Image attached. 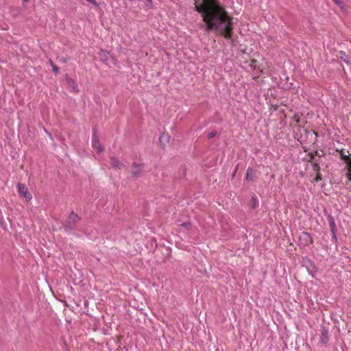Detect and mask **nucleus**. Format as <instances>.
<instances>
[{
    "label": "nucleus",
    "mask_w": 351,
    "mask_h": 351,
    "mask_svg": "<svg viewBox=\"0 0 351 351\" xmlns=\"http://www.w3.org/2000/svg\"><path fill=\"white\" fill-rule=\"evenodd\" d=\"M317 154V151L315 152L314 153L311 152L310 154H308V156H309V158H310L309 162H313V160L314 159V157Z\"/></svg>",
    "instance_id": "nucleus-18"
},
{
    "label": "nucleus",
    "mask_w": 351,
    "mask_h": 351,
    "mask_svg": "<svg viewBox=\"0 0 351 351\" xmlns=\"http://www.w3.org/2000/svg\"><path fill=\"white\" fill-rule=\"evenodd\" d=\"M256 172L252 168H248L247 169L245 179L248 181H254L256 178Z\"/></svg>",
    "instance_id": "nucleus-9"
},
{
    "label": "nucleus",
    "mask_w": 351,
    "mask_h": 351,
    "mask_svg": "<svg viewBox=\"0 0 351 351\" xmlns=\"http://www.w3.org/2000/svg\"><path fill=\"white\" fill-rule=\"evenodd\" d=\"M80 220L79 216L75 214V213L72 212L69 217V222L70 223L75 224L76 222H77Z\"/></svg>",
    "instance_id": "nucleus-10"
},
{
    "label": "nucleus",
    "mask_w": 351,
    "mask_h": 351,
    "mask_svg": "<svg viewBox=\"0 0 351 351\" xmlns=\"http://www.w3.org/2000/svg\"><path fill=\"white\" fill-rule=\"evenodd\" d=\"M88 2H90L91 3H93V5H97V2L95 1V0H86Z\"/></svg>",
    "instance_id": "nucleus-26"
},
{
    "label": "nucleus",
    "mask_w": 351,
    "mask_h": 351,
    "mask_svg": "<svg viewBox=\"0 0 351 351\" xmlns=\"http://www.w3.org/2000/svg\"><path fill=\"white\" fill-rule=\"evenodd\" d=\"M339 58L343 60L345 62H346L347 64L349 63V61L348 60V56L346 54V53L343 51H341L339 52Z\"/></svg>",
    "instance_id": "nucleus-13"
},
{
    "label": "nucleus",
    "mask_w": 351,
    "mask_h": 351,
    "mask_svg": "<svg viewBox=\"0 0 351 351\" xmlns=\"http://www.w3.org/2000/svg\"><path fill=\"white\" fill-rule=\"evenodd\" d=\"M99 56L101 60H106L108 58L109 54L107 51L101 49L99 51Z\"/></svg>",
    "instance_id": "nucleus-12"
},
{
    "label": "nucleus",
    "mask_w": 351,
    "mask_h": 351,
    "mask_svg": "<svg viewBox=\"0 0 351 351\" xmlns=\"http://www.w3.org/2000/svg\"><path fill=\"white\" fill-rule=\"evenodd\" d=\"M170 136L167 134H162L159 137V144L162 148H165V145L169 143Z\"/></svg>",
    "instance_id": "nucleus-8"
},
{
    "label": "nucleus",
    "mask_w": 351,
    "mask_h": 351,
    "mask_svg": "<svg viewBox=\"0 0 351 351\" xmlns=\"http://www.w3.org/2000/svg\"><path fill=\"white\" fill-rule=\"evenodd\" d=\"M23 1H25V2H27V1H29V0H23Z\"/></svg>",
    "instance_id": "nucleus-30"
},
{
    "label": "nucleus",
    "mask_w": 351,
    "mask_h": 351,
    "mask_svg": "<svg viewBox=\"0 0 351 351\" xmlns=\"http://www.w3.org/2000/svg\"><path fill=\"white\" fill-rule=\"evenodd\" d=\"M147 1L149 2V5L152 4V0H147Z\"/></svg>",
    "instance_id": "nucleus-29"
},
{
    "label": "nucleus",
    "mask_w": 351,
    "mask_h": 351,
    "mask_svg": "<svg viewBox=\"0 0 351 351\" xmlns=\"http://www.w3.org/2000/svg\"><path fill=\"white\" fill-rule=\"evenodd\" d=\"M52 69L55 73H58L59 72V68L57 66H56L55 64L53 65Z\"/></svg>",
    "instance_id": "nucleus-24"
},
{
    "label": "nucleus",
    "mask_w": 351,
    "mask_h": 351,
    "mask_svg": "<svg viewBox=\"0 0 351 351\" xmlns=\"http://www.w3.org/2000/svg\"><path fill=\"white\" fill-rule=\"evenodd\" d=\"M92 145L93 147L97 151V152L101 153L104 150V147L100 144L98 136L95 134H93L92 139Z\"/></svg>",
    "instance_id": "nucleus-4"
},
{
    "label": "nucleus",
    "mask_w": 351,
    "mask_h": 351,
    "mask_svg": "<svg viewBox=\"0 0 351 351\" xmlns=\"http://www.w3.org/2000/svg\"><path fill=\"white\" fill-rule=\"evenodd\" d=\"M61 61L62 62H66V58H62V59H61Z\"/></svg>",
    "instance_id": "nucleus-27"
},
{
    "label": "nucleus",
    "mask_w": 351,
    "mask_h": 351,
    "mask_svg": "<svg viewBox=\"0 0 351 351\" xmlns=\"http://www.w3.org/2000/svg\"><path fill=\"white\" fill-rule=\"evenodd\" d=\"M252 201L253 202L252 208H256L258 206V202L256 197H253L252 199Z\"/></svg>",
    "instance_id": "nucleus-17"
},
{
    "label": "nucleus",
    "mask_w": 351,
    "mask_h": 351,
    "mask_svg": "<svg viewBox=\"0 0 351 351\" xmlns=\"http://www.w3.org/2000/svg\"><path fill=\"white\" fill-rule=\"evenodd\" d=\"M332 1L335 3V4H337L340 8H343V3L341 0H332Z\"/></svg>",
    "instance_id": "nucleus-21"
},
{
    "label": "nucleus",
    "mask_w": 351,
    "mask_h": 351,
    "mask_svg": "<svg viewBox=\"0 0 351 351\" xmlns=\"http://www.w3.org/2000/svg\"><path fill=\"white\" fill-rule=\"evenodd\" d=\"M330 227H331V230H332V232H334V229H335V223H334L333 221H332V222L330 223ZM333 237H334L335 239H336V237H335V233H333Z\"/></svg>",
    "instance_id": "nucleus-23"
},
{
    "label": "nucleus",
    "mask_w": 351,
    "mask_h": 351,
    "mask_svg": "<svg viewBox=\"0 0 351 351\" xmlns=\"http://www.w3.org/2000/svg\"><path fill=\"white\" fill-rule=\"evenodd\" d=\"M300 241L305 245H308L313 242L310 234L306 232H304L301 234L300 236Z\"/></svg>",
    "instance_id": "nucleus-5"
},
{
    "label": "nucleus",
    "mask_w": 351,
    "mask_h": 351,
    "mask_svg": "<svg viewBox=\"0 0 351 351\" xmlns=\"http://www.w3.org/2000/svg\"><path fill=\"white\" fill-rule=\"evenodd\" d=\"M49 63H50V65H51V66H53V65H54L53 62L51 60L49 61Z\"/></svg>",
    "instance_id": "nucleus-28"
},
{
    "label": "nucleus",
    "mask_w": 351,
    "mask_h": 351,
    "mask_svg": "<svg viewBox=\"0 0 351 351\" xmlns=\"http://www.w3.org/2000/svg\"><path fill=\"white\" fill-rule=\"evenodd\" d=\"M180 226H181V227H183V228H186V230H189L191 228V222H185V223H182Z\"/></svg>",
    "instance_id": "nucleus-16"
},
{
    "label": "nucleus",
    "mask_w": 351,
    "mask_h": 351,
    "mask_svg": "<svg viewBox=\"0 0 351 351\" xmlns=\"http://www.w3.org/2000/svg\"><path fill=\"white\" fill-rule=\"evenodd\" d=\"M292 119L297 123H298L300 122V116L298 114H295L293 117H292Z\"/></svg>",
    "instance_id": "nucleus-19"
},
{
    "label": "nucleus",
    "mask_w": 351,
    "mask_h": 351,
    "mask_svg": "<svg viewBox=\"0 0 351 351\" xmlns=\"http://www.w3.org/2000/svg\"><path fill=\"white\" fill-rule=\"evenodd\" d=\"M311 165L313 167V169L315 172H319L320 170L319 165L317 162L313 161L311 162Z\"/></svg>",
    "instance_id": "nucleus-14"
},
{
    "label": "nucleus",
    "mask_w": 351,
    "mask_h": 351,
    "mask_svg": "<svg viewBox=\"0 0 351 351\" xmlns=\"http://www.w3.org/2000/svg\"><path fill=\"white\" fill-rule=\"evenodd\" d=\"M346 176H347V178L349 180V182H351V171H348V172L346 173Z\"/></svg>",
    "instance_id": "nucleus-25"
},
{
    "label": "nucleus",
    "mask_w": 351,
    "mask_h": 351,
    "mask_svg": "<svg viewBox=\"0 0 351 351\" xmlns=\"http://www.w3.org/2000/svg\"><path fill=\"white\" fill-rule=\"evenodd\" d=\"M195 8L202 14L208 29L215 30L228 40H232V17L217 0H195Z\"/></svg>",
    "instance_id": "nucleus-1"
},
{
    "label": "nucleus",
    "mask_w": 351,
    "mask_h": 351,
    "mask_svg": "<svg viewBox=\"0 0 351 351\" xmlns=\"http://www.w3.org/2000/svg\"><path fill=\"white\" fill-rule=\"evenodd\" d=\"M18 192L20 195H23L27 202L32 199L31 194L28 192L27 188L23 184H18Z\"/></svg>",
    "instance_id": "nucleus-3"
},
{
    "label": "nucleus",
    "mask_w": 351,
    "mask_h": 351,
    "mask_svg": "<svg viewBox=\"0 0 351 351\" xmlns=\"http://www.w3.org/2000/svg\"><path fill=\"white\" fill-rule=\"evenodd\" d=\"M144 169V165L143 163L134 162L132 165V174L134 177L137 178L142 176Z\"/></svg>",
    "instance_id": "nucleus-2"
},
{
    "label": "nucleus",
    "mask_w": 351,
    "mask_h": 351,
    "mask_svg": "<svg viewBox=\"0 0 351 351\" xmlns=\"http://www.w3.org/2000/svg\"><path fill=\"white\" fill-rule=\"evenodd\" d=\"M340 154V158L341 160H343L345 162H346L349 158L351 157L348 154H346L345 151L343 149H341L340 151L337 150Z\"/></svg>",
    "instance_id": "nucleus-11"
},
{
    "label": "nucleus",
    "mask_w": 351,
    "mask_h": 351,
    "mask_svg": "<svg viewBox=\"0 0 351 351\" xmlns=\"http://www.w3.org/2000/svg\"><path fill=\"white\" fill-rule=\"evenodd\" d=\"M347 165L348 171H351V157L349 160L346 162Z\"/></svg>",
    "instance_id": "nucleus-20"
},
{
    "label": "nucleus",
    "mask_w": 351,
    "mask_h": 351,
    "mask_svg": "<svg viewBox=\"0 0 351 351\" xmlns=\"http://www.w3.org/2000/svg\"><path fill=\"white\" fill-rule=\"evenodd\" d=\"M248 66L254 71H256L257 73H261L263 72L262 69L260 68L259 65L257 64V60L254 58L250 60L249 62H246Z\"/></svg>",
    "instance_id": "nucleus-7"
},
{
    "label": "nucleus",
    "mask_w": 351,
    "mask_h": 351,
    "mask_svg": "<svg viewBox=\"0 0 351 351\" xmlns=\"http://www.w3.org/2000/svg\"><path fill=\"white\" fill-rule=\"evenodd\" d=\"M316 175H315V177L314 178V181L317 182L320 180H322V175L321 173L319 172H315Z\"/></svg>",
    "instance_id": "nucleus-15"
},
{
    "label": "nucleus",
    "mask_w": 351,
    "mask_h": 351,
    "mask_svg": "<svg viewBox=\"0 0 351 351\" xmlns=\"http://www.w3.org/2000/svg\"><path fill=\"white\" fill-rule=\"evenodd\" d=\"M110 162L112 168L121 169L124 167V165L114 156L110 157Z\"/></svg>",
    "instance_id": "nucleus-6"
},
{
    "label": "nucleus",
    "mask_w": 351,
    "mask_h": 351,
    "mask_svg": "<svg viewBox=\"0 0 351 351\" xmlns=\"http://www.w3.org/2000/svg\"><path fill=\"white\" fill-rule=\"evenodd\" d=\"M217 134V132L215 131L211 132L208 134V138L209 139L214 138Z\"/></svg>",
    "instance_id": "nucleus-22"
}]
</instances>
